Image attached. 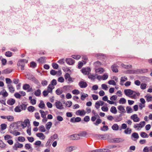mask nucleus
<instances>
[{"mask_svg":"<svg viewBox=\"0 0 152 152\" xmlns=\"http://www.w3.org/2000/svg\"><path fill=\"white\" fill-rule=\"evenodd\" d=\"M102 122V120L99 118H98L96 122H94V124L96 126H98L99 124Z\"/></svg>","mask_w":152,"mask_h":152,"instance_id":"nucleus-51","label":"nucleus"},{"mask_svg":"<svg viewBox=\"0 0 152 152\" xmlns=\"http://www.w3.org/2000/svg\"><path fill=\"white\" fill-rule=\"evenodd\" d=\"M118 109L121 111V113H124L126 112L124 107L122 105H120L118 107Z\"/></svg>","mask_w":152,"mask_h":152,"instance_id":"nucleus-22","label":"nucleus"},{"mask_svg":"<svg viewBox=\"0 0 152 152\" xmlns=\"http://www.w3.org/2000/svg\"><path fill=\"white\" fill-rule=\"evenodd\" d=\"M94 66L96 67H98L100 66L101 65V63L99 61H97L94 63Z\"/></svg>","mask_w":152,"mask_h":152,"instance_id":"nucleus-58","label":"nucleus"},{"mask_svg":"<svg viewBox=\"0 0 152 152\" xmlns=\"http://www.w3.org/2000/svg\"><path fill=\"white\" fill-rule=\"evenodd\" d=\"M41 94V91L39 89H38L35 91L34 94L37 96H39Z\"/></svg>","mask_w":152,"mask_h":152,"instance_id":"nucleus-52","label":"nucleus"},{"mask_svg":"<svg viewBox=\"0 0 152 152\" xmlns=\"http://www.w3.org/2000/svg\"><path fill=\"white\" fill-rule=\"evenodd\" d=\"M140 136L142 138H148V135L145 132H142L140 133Z\"/></svg>","mask_w":152,"mask_h":152,"instance_id":"nucleus-41","label":"nucleus"},{"mask_svg":"<svg viewBox=\"0 0 152 152\" xmlns=\"http://www.w3.org/2000/svg\"><path fill=\"white\" fill-rule=\"evenodd\" d=\"M100 129L102 131H105L108 130V127L106 125H104Z\"/></svg>","mask_w":152,"mask_h":152,"instance_id":"nucleus-47","label":"nucleus"},{"mask_svg":"<svg viewBox=\"0 0 152 152\" xmlns=\"http://www.w3.org/2000/svg\"><path fill=\"white\" fill-rule=\"evenodd\" d=\"M81 118L79 117H77L75 118L73 117L70 119V121L71 122L75 123V122H79L81 121Z\"/></svg>","mask_w":152,"mask_h":152,"instance_id":"nucleus-5","label":"nucleus"},{"mask_svg":"<svg viewBox=\"0 0 152 152\" xmlns=\"http://www.w3.org/2000/svg\"><path fill=\"white\" fill-rule=\"evenodd\" d=\"M72 93L74 94L77 95L79 94L80 91L78 90L75 89L72 91Z\"/></svg>","mask_w":152,"mask_h":152,"instance_id":"nucleus-64","label":"nucleus"},{"mask_svg":"<svg viewBox=\"0 0 152 152\" xmlns=\"http://www.w3.org/2000/svg\"><path fill=\"white\" fill-rule=\"evenodd\" d=\"M87 133L85 131L82 132H81L78 134V136L82 137H85Z\"/></svg>","mask_w":152,"mask_h":152,"instance_id":"nucleus-43","label":"nucleus"},{"mask_svg":"<svg viewBox=\"0 0 152 152\" xmlns=\"http://www.w3.org/2000/svg\"><path fill=\"white\" fill-rule=\"evenodd\" d=\"M54 88V86H53L52 85L50 84L48 87V90L49 92V93H52V90Z\"/></svg>","mask_w":152,"mask_h":152,"instance_id":"nucleus-30","label":"nucleus"},{"mask_svg":"<svg viewBox=\"0 0 152 152\" xmlns=\"http://www.w3.org/2000/svg\"><path fill=\"white\" fill-rule=\"evenodd\" d=\"M132 93L131 98H136V96H139L140 95V93L139 92H136L134 91H133Z\"/></svg>","mask_w":152,"mask_h":152,"instance_id":"nucleus-24","label":"nucleus"},{"mask_svg":"<svg viewBox=\"0 0 152 152\" xmlns=\"http://www.w3.org/2000/svg\"><path fill=\"white\" fill-rule=\"evenodd\" d=\"M30 125V121L28 119H25L23 122H21V125L23 128L26 127V126H29Z\"/></svg>","mask_w":152,"mask_h":152,"instance_id":"nucleus-4","label":"nucleus"},{"mask_svg":"<svg viewBox=\"0 0 152 152\" xmlns=\"http://www.w3.org/2000/svg\"><path fill=\"white\" fill-rule=\"evenodd\" d=\"M63 92V91L60 88H58L56 91V94L58 95H61Z\"/></svg>","mask_w":152,"mask_h":152,"instance_id":"nucleus-39","label":"nucleus"},{"mask_svg":"<svg viewBox=\"0 0 152 152\" xmlns=\"http://www.w3.org/2000/svg\"><path fill=\"white\" fill-rule=\"evenodd\" d=\"M127 113H132L133 111L132 108L130 106H127L126 107Z\"/></svg>","mask_w":152,"mask_h":152,"instance_id":"nucleus-42","label":"nucleus"},{"mask_svg":"<svg viewBox=\"0 0 152 152\" xmlns=\"http://www.w3.org/2000/svg\"><path fill=\"white\" fill-rule=\"evenodd\" d=\"M1 130H3L6 129L7 127V125L5 124H2L1 125Z\"/></svg>","mask_w":152,"mask_h":152,"instance_id":"nucleus-56","label":"nucleus"},{"mask_svg":"<svg viewBox=\"0 0 152 152\" xmlns=\"http://www.w3.org/2000/svg\"><path fill=\"white\" fill-rule=\"evenodd\" d=\"M5 55L7 57H10L12 56V53L10 51H7L6 52Z\"/></svg>","mask_w":152,"mask_h":152,"instance_id":"nucleus-61","label":"nucleus"},{"mask_svg":"<svg viewBox=\"0 0 152 152\" xmlns=\"http://www.w3.org/2000/svg\"><path fill=\"white\" fill-rule=\"evenodd\" d=\"M79 85L81 88H85L88 85L86 82L81 81L79 82Z\"/></svg>","mask_w":152,"mask_h":152,"instance_id":"nucleus-14","label":"nucleus"},{"mask_svg":"<svg viewBox=\"0 0 152 152\" xmlns=\"http://www.w3.org/2000/svg\"><path fill=\"white\" fill-rule=\"evenodd\" d=\"M104 71V69L102 68H99L96 70V73H99V74L102 73Z\"/></svg>","mask_w":152,"mask_h":152,"instance_id":"nucleus-37","label":"nucleus"},{"mask_svg":"<svg viewBox=\"0 0 152 152\" xmlns=\"http://www.w3.org/2000/svg\"><path fill=\"white\" fill-rule=\"evenodd\" d=\"M57 72H58L59 74H60L59 75H61V71H59L58 72H56L55 70H52L50 71V74L53 75H56Z\"/></svg>","mask_w":152,"mask_h":152,"instance_id":"nucleus-27","label":"nucleus"},{"mask_svg":"<svg viewBox=\"0 0 152 152\" xmlns=\"http://www.w3.org/2000/svg\"><path fill=\"white\" fill-rule=\"evenodd\" d=\"M52 85H53V86H55L57 84V81L56 80L53 79V80L51 82V83L50 84Z\"/></svg>","mask_w":152,"mask_h":152,"instance_id":"nucleus-63","label":"nucleus"},{"mask_svg":"<svg viewBox=\"0 0 152 152\" xmlns=\"http://www.w3.org/2000/svg\"><path fill=\"white\" fill-rule=\"evenodd\" d=\"M7 120L9 121H13L14 117L12 115H8L7 116Z\"/></svg>","mask_w":152,"mask_h":152,"instance_id":"nucleus-53","label":"nucleus"},{"mask_svg":"<svg viewBox=\"0 0 152 152\" xmlns=\"http://www.w3.org/2000/svg\"><path fill=\"white\" fill-rule=\"evenodd\" d=\"M23 89L24 90L28 89V91L29 92L32 91V88H30V86L29 84H25L23 86Z\"/></svg>","mask_w":152,"mask_h":152,"instance_id":"nucleus-12","label":"nucleus"},{"mask_svg":"<svg viewBox=\"0 0 152 152\" xmlns=\"http://www.w3.org/2000/svg\"><path fill=\"white\" fill-rule=\"evenodd\" d=\"M10 132L16 136L20 134V132H15L14 130H11Z\"/></svg>","mask_w":152,"mask_h":152,"instance_id":"nucleus-32","label":"nucleus"},{"mask_svg":"<svg viewBox=\"0 0 152 152\" xmlns=\"http://www.w3.org/2000/svg\"><path fill=\"white\" fill-rule=\"evenodd\" d=\"M71 57L73 58L74 59L78 60L81 57V56L79 55H72Z\"/></svg>","mask_w":152,"mask_h":152,"instance_id":"nucleus-60","label":"nucleus"},{"mask_svg":"<svg viewBox=\"0 0 152 152\" xmlns=\"http://www.w3.org/2000/svg\"><path fill=\"white\" fill-rule=\"evenodd\" d=\"M36 136L42 138V139H44L45 138V136L42 133H37L36 134Z\"/></svg>","mask_w":152,"mask_h":152,"instance_id":"nucleus-34","label":"nucleus"},{"mask_svg":"<svg viewBox=\"0 0 152 152\" xmlns=\"http://www.w3.org/2000/svg\"><path fill=\"white\" fill-rule=\"evenodd\" d=\"M115 122H119L121 121L122 120V118L118 116H116L115 117Z\"/></svg>","mask_w":152,"mask_h":152,"instance_id":"nucleus-57","label":"nucleus"},{"mask_svg":"<svg viewBox=\"0 0 152 152\" xmlns=\"http://www.w3.org/2000/svg\"><path fill=\"white\" fill-rule=\"evenodd\" d=\"M145 122L144 121L141 122L139 124H137L138 125V128H142L145 125Z\"/></svg>","mask_w":152,"mask_h":152,"instance_id":"nucleus-49","label":"nucleus"},{"mask_svg":"<svg viewBox=\"0 0 152 152\" xmlns=\"http://www.w3.org/2000/svg\"><path fill=\"white\" fill-rule=\"evenodd\" d=\"M46 60V58L45 57H41L37 60L40 63H45Z\"/></svg>","mask_w":152,"mask_h":152,"instance_id":"nucleus-19","label":"nucleus"},{"mask_svg":"<svg viewBox=\"0 0 152 152\" xmlns=\"http://www.w3.org/2000/svg\"><path fill=\"white\" fill-rule=\"evenodd\" d=\"M27 62L28 61L26 59H21L18 61V62L17 65L18 66L23 64H24V65H25V63H27Z\"/></svg>","mask_w":152,"mask_h":152,"instance_id":"nucleus-6","label":"nucleus"},{"mask_svg":"<svg viewBox=\"0 0 152 152\" xmlns=\"http://www.w3.org/2000/svg\"><path fill=\"white\" fill-rule=\"evenodd\" d=\"M52 123L51 122H48L45 125V127L47 129L49 130L52 126Z\"/></svg>","mask_w":152,"mask_h":152,"instance_id":"nucleus-31","label":"nucleus"},{"mask_svg":"<svg viewBox=\"0 0 152 152\" xmlns=\"http://www.w3.org/2000/svg\"><path fill=\"white\" fill-rule=\"evenodd\" d=\"M112 128L114 130H118L119 129V126L117 124H115L112 126Z\"/></svg>","mask_w":152,"mask_h":152,"instance_id":"nucleus-35","label":"nucleus"},{"mask_svg":"<svg viewBox=\"0 0 152 152\" xmlns=\"http://www.w3.org/2000/svg\"><path fill=\"white\" fill-rule=\"evenodd\" d=\"M108 149H99L91 151L89 152H108Z\"/></svg>","mask_w":152,"mask_h":152,"instance_id":"nucleus-11","label":"nucleus"},{"mask_svg":"<svg viewBox=\"0 0 152 152\" xmlns=\"http://www.w3.org/2000/svg\"><path fill=\"white\" fill-rule=\"evenodd\" d=\"M15 100L10 99L7 101V103L8 104L10 105H12L15 104Z\"/></svg>","mask_w":152,"mask_h":152,"instance_id":"nucleus-26","label":"nucleus"},{"mask_svg":"<svg viewBox=\"0 0 152 152\" xmlns=\"http://www.w3.org/2000/svg\"><path fill=\"white\" fill-rule=\"evenodd\" d=\"M66 61L67 64L70 65H73L75 63V61L71 58H67L66 59Z\"/></svg>","mask_w":152,"mask_h":152,"instance_id":"nucleus-15","label":"nucleus"},{"mask_svg":"<svg viewBox=\"0 0 152 152\" xmlns=\"http://www.w3.org/2000/svg\"><path fill=\"white\" fill-rule=\"evenodd\" d=\"M58 137V135L56 134H54L53 136H51L49 139V140L53 141L55 139H56Z\"/></svg>","mask_w":152,"mask_h":152,"instance_id":"nucleus-28","label":"nucleus"},{"mask_svg":"<svg viewBox=\"0 0 152 152\" xmlns=\"http://www.w3.org/2000/svg\"><path fill=\"white\" fill-rule=\"evenodd\" d=\"M102 88L105 90H107L108 88V87L106 84H103L101 85Z\"/></svg>","mask_w":152,"mask_h":152,"instance_id":"nucleus-59","label":"nucleus"},{"mask_svg":"<svg viewBox=\"0 0 152 152\" xmlns=\"http://www.w3.org/2000/svg\"><path fill=\"white\" fill-rule=\"evenodd\" d=\"M28 111L31 112H33L34 110V107L32 106H30L28 108Z\"/></svg>","mask_w":152,"mask_h":152,"instance_id":"nucleus-54","label":"nucleus"},{"mask_svg":"<svg viewBox=\"0 0 152 152\" xmlns=\"http://www.w3.org/2000/svg\"><path fill=\"white\" fill-rule=\"evenodd\" d=\"M110 111L111 113L114 114H116L117 112L116 108L114 106H113L111 107Z\"/></svg>","mask_w":152,"mask_h":152,"instance_id":"nucleus-36","label":"nucleus"},{"mask_svg":"<svg viewBox=\"0 0 152 152\" xmlns=\"http://www.w3.org/2000/svg\"><path fill=\"white\" fill-rule=\"evenodd\" d=\"M23 146V145L22 144L19 143H16L14 145L13 148L14 150H17L18 148H21Z\"/></svg>","mask_w":152,"mask_h":152,"instance_id":"nucleus-16","label":"nucleus"},{"mask_svg":"<svg viewBox=\"0 0 152 152\" xmlns=\"http://www.w3.org/2000/svg\"><path fill=\"white\" fill-rule=\"evenodd\" d=\"M91 71V69L89 67L83 68L82 70V72L84 75H88Z\"/></svg>","mask_w":152,"mask_h":152,"instance_id":"nucleus-9","label":"nucleus"},{"mask_svg":"<svg viewBox=\"0 0 152 152\" xmlns=\"http://www.w3.org/2000/svg\"><path fill=\"white\" fill-rule=\"evenodd\" d=\"M76 147L75 146H70L67 148L66 149V150L68 152H70L73 150L76 149Z\"/></svg>","mask_w":152,"mask_h":152,"instance_id":"nucleus-25","label":"nucleus"},{"mask_svg":"<svg viewBox=\"0 0 152 152\" xmlns=\"http://www.w3.org/2000/svg\"><path fill=\"white\" fill-rule=\"evenodd\" d=\"M130 118L134 122H138L140 121V118L137 117V114H134L132 115Z\"/></svg>","mask_w":152,"mask_h":152,"instance_id":"nucleus-7","label":"nucleus"},{"mask_svg":"<svg viewBox=\"0 0 152 152\" xmlns=\"http://www.w3.org/2000/svg\"><path fill=\"white\" fill-rule=\"evenodd\" d=\"M70 139L72 140H78L80 139V137H78V134H75L69 136Z\"/></svg>","mask_w":152,"mask_h":152,"instance_id":"nucleus-13","label":"nucleus"},{"mask_svg":"<svg viewBox=\"0 0 152 152\" xmlns=\"http://www.w3.org/2000/svg\"><path fill=\"white\" fill-rule=\"evenodd\" d=\"M132 137L137 139L139 138V136L137 133L134 132L132 133L131 135V137Z\"/></svg>","mask_w":152,"mask_h":152,"instance_id":"nucleus-40","label":"nucleus"},{"mask_svg":"<svg viewBox=\"0 0 152 152\" xmlns=\"http://www.w3.org/2000/svg\"><path fill=\"white\" fill-rule=\"evenodd\" d=\"M64 78L65 80H68L69 82H72L73 81L72 78L70 77V75L68 73H66L64 75Z\"/></svg>","mask_w":152,"mask_h":152,"instance_id":"nucleus-8","label":"nucleus"},{"mask_svg":"<svg viewBox=\"0 0 152 152\" xmlns=\"http://www.w3.org/2000/svg\"><path fill=\"white\" fill-rule=\"evenodd\" d=\"M108 83L110 85H112L113 86H115L116 85L115 81L113 80H110L108 81Z\"/></svg>","mask_w":152,"mask_h":152,"instance_id":"nucleus-55","label":"nucleus"},{"mask_svg":"<svg viewBox=\"0 0 152 152\" xmlns=\"http://www.w3.org/2000/svg\"><path fill=\"white\" fill-rule=\"evenodd\" d=\"M45 104L42 101H41L39 104V107L43 109L44 108Z\"/></svg>","mask_w":152,"mask_h":152,"instance_id":"nucleus-44","label":"nucleus"},{"mask_svg":"<svg viewBox=\"0 0 152 152\" xmlns=\"http://www.w3.org/2000/svg\"><path fill=\"white\" fill-rule=\"evenodd\" d=\"M39 112L41 113V116L42 118H45V117H46V114L44 111L40 110Z\"/></svg>","mask_w":152,"mask_h":152,"instance_id":"nucleus-50","label":"nucleus"},{"mask_svg":"<svg viewBox=\"0 0 152 152\" xmlns=\"http://www.w3.org/2000/svg\"><path fill=\"white\" fill-rule=\"evenodd\" d=\"M119 102L121 104H124L126 102V100L124 98H121L119 100Z\"/></svg>","mask_w":152,"mask_h":152,"instance_id":"nucleus-48","label":"nucleus"},{"mask_svg":"<svg viewBox=\"0 0 152 152\" xmlns=\"http://www.w3.org/2000/svg\"><path fill=\"white\" fill-rule=\"evenodd\" d=\"M7 86L10 92L13 93L14 92V88L12 85H8Z\"/></svg>","mask_w":152,"mask_h":152,"instance_id":"nucleus-23","label":"nucleus"},{"mask_svg":"<svg viewBox=\"0 0 152 152\" xmlns=\"http://www.w3.org/2000/svg\"><path fill=\"white\" fill-rule=\"evenodd\" d=\"M12 71V70L11 69L9 68H7L3 70L2 71V73L4 74H7L10 73Z\"/></svg>","mask_w":152,"mask_h":152,"instance_id":"nucleus-29","label":"nucleus"},{"mask_svg":"<svg viewBox=\"0 0 152 152\" xmlns=\"http://www.w3.org/2000/svg\"><path fill=\"white\" fill-rule=\"evenodd\" d=\"M86 112L84 110H79L76 111V114L77 115H80V116H82L85 115Z\"/></svg>","mask_w":152,"mask_h":152,"instance_id":"nucleus-18","label":"nucleus"},{"mask_svg":"<svg viewBox=\"0 0 152 152\" xmlns=\"http://www.w3.org/2000/svg\"><path fill=\"white\" fill-rule=\"evenodd\" d=\"M55 105L58 109H61L63 108L62 103L59 101H57L55 102Z\"/></svg>","mask_w":152,"mask_h":152,"instance_id":"nucleus-10","label":"nucleus"},{"mask_svg":"<svg viewBox=\"0 0 152 152\" xmlns=\"http://www.w3.org/2000/svg\"><path fill=\"white\" fill-rule=\"evenodd\" d=\"M114 140L115 142L117 143L122 142L124 141L123 139L120 138H114Z\"/></svg>","mask_w":152,"mask_h":152,"instance_id":"nucleus-33","label":"nucleus"},{"mask_svg":"<svg viewBox=\"0 0 152 152\" xmlns=\"http://www.w3.org/2000/svg\"><path fill=\"white\" fill-rule=\"evenodd\" d=\"M133 90L130 89H126L124 90V93L125 95L131 98Z\"/></svg>","mask_w":152,"mask_h":152,"instance_id":"nucleus-3","label":"nucleus"},{"mask_svg":"<svg viewBox=\"0 0 152 152\" xmlns=\"http://www.w3.org/2000/svg\"><path fill=\"white\" fill-rule=\"evenodd\" d=\"M26 105L24 104H22L17 106L15 108L14 110L16 112H20L22 110H25L26 109Z\"/></svg>","mask_w":152,"mask_h":152,"instance_id":"nucleus-1","label":"nucleus"},{"mask_svg":"<svg viewBox=\"0 0 152 152\" xmlns=\"http://www.w3.org/2000/svg\"><path fill=\"white\" fill-rule=\"evenodd\" d=\"M88 75V78L91 80H94L96 78L95 76L97 75L96 74L95 75H92L91 74H89Z\"/></svg>","mask_w":152,"mask_h":152,"instance_id":"nucleus-38","label":"nucleus"},{"mask_svg":"<svg viewBox=\"0 0 152 152\" xmlns=\"http://www.w3.org/2000/svg\"><path fill=\"white\" fill-rule=\"evenodd\" d=\"M39 130L40 132H44L45 131V129L44 126L43 125L40 126L39 127Z\"/></svg>","mask_w":152,"mask_h":152,"instance_id":"nucleus-45","label":"nucleus"},{"mask_svg":"<svg viewBox=\"0 0 152 152\" xmlns=\"http://www.w3.org/2000/svg\"><path fill=\"white\" fill-rule=\"evenodd\" d=\"M95 137L97 138H98L101 139L106 140L108 137V135L107 134H97L95 135Z\"/></svg>","mask_w":152,"mask_h":152,"instance_id":"nucleus-2","label":"nucleus"},{"mask_svg":"<svg viewBox=\"0 0 152 152\" xmlns=\"http://www.w3.org/2000/svg\"><path fill=\"white\" fill-rule=\"evenodd\" d=\"M117 67L118 66L116 64H114L111 67L112 71L113 72H115V73L118 72V69L117 68Z\"/></svg>","mask_w":152,"mask_h":152,"instance_id":"nucleus-17","label":"nucleus"},{"mask_svg":"<svg viewBox=\"0 0 152 152\" xmlns=\"http://www.w3.org/2000/svg\"><path fill=\"white\" fill-rule=\"evenodd\" d=\"M0 94L2 95L3 97H7L8 94L5 89H3L0 92Z\"/></svg>","mask_w":152,"mask_h":152,"instance_id":"nucleus-20","label":"nucleus"},{"mask_svg":"<svg viewBox=\"0 0 152 152\" xmlns=\"http://www.w3.org/2000/svg\"><path fill=\"white\" fill-rule=\"evenodd\" d=\"M147 85L145 83H142L140 85V88L142 89H145Z\"/></svg>","mask_w":152,"mask_h":152,"instance_id":"nucleus-62","label":"nucleus"},{"mask_svg":"<svg viewBox=\"0 0 152 152\" xmlns=\"http://www.w3.org/2000/svg\"><path fill=\"white\" fill-rule=\"evenodd\" d=\"M124 133L126 134H130L131 133L132 130L131 129L129 128H127L124 131Z\"/></svg>","mask_w":152,"mask_h":152,"instance_id":"nucleus-46","label":"nucleus"},{"mask_svg":"<svg viewBox=\"0 0 152 152\" xmlns=\"http://www.w3.org/2000/svg\"><path fill=\"white\" fill-rule=\"evenodd\" d=\"M128 80L127 78L125 76L121 77V78L120 84L121 86L124 85V83Z\"/></svg>","mask_w":152,"mask_h":152,"instance_id":"nucleus-21","label":"nucleus"}]
</instances>
